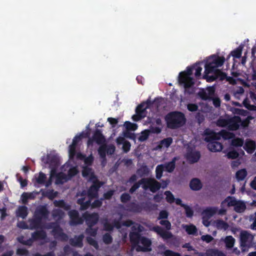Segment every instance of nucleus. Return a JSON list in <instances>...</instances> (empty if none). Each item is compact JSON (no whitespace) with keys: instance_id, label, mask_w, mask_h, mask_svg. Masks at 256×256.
I'll list each match as a JSON object with an SVG mask.
<instances>
[{"instance_id":"obj_46","label":"nucleus","mask_w":256,"mask_h":256,"mask_svg":"<svg viewBox=\"0 0 256 256\" xmlns=\"http://www.w3.org/2000/svg\"><path fill=\"white\" fill-rule=\"evenodd\" d=\"M164 194L166 196V200L168 202L172 204L174 202L175 198L174 196L170 191H166Z\"/></svg>"},{"instance_id":"obj_50","label":"nucleus","mask_w":256,"mask_h":256,"mask_svg":"<svg viewBox=\"0 0 256 256\" xmlns=\"http://www.w3.org/2000/svg\"><path fill=\"white\" fill-rule=\"evenodd\" d=\"M76 146L72 144L68 147L69 156L70 159L73 158L76 154Z\"/></svg>"},{"instance_id":"obj_32","label":"nucleus","mask_w":256,"mask_h":256,"mask_svg":"<svg viewBox=\"0 0 256 256\" xmlns=\"http://www.w3.org/2000/svg\"><path fill=\"white\" fill-rule=\"evenodd\" d=\"M150 169L146 165H143L138 169L136 171L137 174L140 176H148L150 174Z\"/></svg>"},{"instance_id":"obj_37","label":"nucleus","mask_w":256,"mask_h":256,"mask_svg":"<svg viewBox=\"0 0 256 256\" xmlns=\"http://www.w3.org/2000/svg\"><path fill=\"white\" fill-rule=\"evenodd\" d=\"M88 181L92 183L91 186L101 187L104 184V182L100 181L95 174H92V176H90Z\"/></svg>"},{"instance_id":"obj_13","label":"nucleus","mask_w":256,"mask_h":256,"mask_svg":"<svg viewBox=\"0 0 256 256\" xmlns=\"http://www.w3.org/2000/svg\"><path fill=\"white\" fill-rule=\"evenodd\" d=\"M153 230L164 239L170 238L172 236V234L171 232L165 230L160 226H154L153 228Z\"/></svg>"},{"instance_id":"obj_30","label":"nucleus","mask_w":256,"mask_h":256,"mask_svg":"<svg viewBox=\"0 0 256 256\" xmlns=\"http://www.w3.org/2000/svg\"><path fill=\"white\" fill-rule=\"evenodd\" d=\"M152 178H142L140 180V185H142V188L144 190L148 189L150 190Z\"/></svg>"},{"instance_id":"obj_45","label":"nucleus","mask_w":256,"mask_h":256,"mask_svg":"<svg viewBox=\"0 0 256 256\" xmlns=\"http://www.w3.org/2000/svg\"><path fill=\"white\" fill-rule=\"evenodd\" d=\"M36 182L38 184H43L45 183L46 180V176L42 172H40L39 173L38 176L36 178Z\"/></svg>"},{"instance_id":"obj_16","label":"nucleus","mask_w":256,"mask_h":256,"mask_svg":"<svg viewBox=\"0 0 256 256\" xmlns=\"http://www.w3.org/2000/svg\"><path fill=\"white\" fill-rule=\"evenodd\" d=\"M92 137L94 142L98 144H102L106 142V138L100 130L96 129L94 132Z\"/></svg>"},{"instance_id":"obj_9","label":"nucleus","mask_w":256,"mask_h":256,"mask_svg":"<svg viewBox=\"0 0 256 256\" xmlns=\"http://www.w3.org/2000/svg\"><path fill=\"white\" fill-rule=\"evenodd\" d=\"M70 216V226H75L78 224H82L84 222L83 217L80 216L79 212L76 210H70L68 212Z\"/></svg>"},{"instance_id":"obj_34","label":"nucleus","mask_w":256,"mask_h":256,"mask_svg":"<svg viewBox=\"0 0 256 256\" xmlns=\"http://www.w3.org/2000/svg\"><path fill=\"white\" fill-rule=\"evenodd\" d=\"M219 136H216V139H219L220 137L222 138L224 140H228L233 138L234 134L226 130H222L218 133Z\"/></svg>"},{"instance_id":"obj_56","label":"nucleus","mask_w":256,"mask_h":256,"mask_svg":"<svg viewBox=\"0 0 256 256\" xmlns=\"http://www.w3.org/2000/svg\"><path fill=\"white\" fill-rule=\"evenodd\" d=\"M124 126L128 130H135L137 128V126L135 124L126 121L124 122Z\"/></svg>"},{"instance_id":"obj_15","label":"nucleus","mask_w":256,"mask_h":256,"mask_svg":"<svg viewBox=\"0 0 256 256\" xmlns=\"http://www.w3.org/2000/svg\"><path fill=\"white\" fill-rule=\"evenodd\" d=\"M84 238L83 234L78 236H75L74 238H72L69 240L70 244L73 246L82 248L83 246L82 240Z\"/></svg>"},{"instance_id":"obj_36","label":"nucleus","mask_w":256,"mask_h":256,"mask_svg":"<svg viewBox=\"0 0 256 256\" xmlns=\"http://www.w3.org/2000/svg\"><path fill=\"white\" fill-rule=\"evenodd\" d=\"M58 192L54 190H48L42 193L43 196L48 198L50 200H52L57 196Z\"/></svg>"},{"instance_id":"obj_23","label":"nucleus","mask_w":256,"mask_h":256,"mask_svg":"<svg viewBox=\"0 0 256 256\" xmlns=\"http://www.w3.org/2000/svg\"><path fill=\"white\" fill-rule=\"evenodd\" d=\"M244 148L248 153L252 154L256 149V143L252 140H248L244 146Z\"/></svg>"},{"instance_id":"obj_25","label":"nucleus","mask_w":256,"mask_h":256,"mask_svg":"<svg viewBox=\"0 0 256 256\" xmlns=\"http://www.w3.org/2000/svg\"><path fill=\"white\" fill-rule=\"evenodd\" d=\"M244 48L242 44L240 45L237 48L232 50L230 54L228 56L227 59L229 58L230 56L234 58H239L242 56V50Z\"/></svg>"},{"instance_id":"obj_52","label":"nucleus","mask_w":256,"mask_h":256,"mask_svg":"<svg viewBox=\"0 0 256 256\" xmlns=\"http://www.w3.org/2000/svg\"><path fill=\"white\" fill-rule=\"evenodd\" d=\"M244 106L250 110H256V106L254 105L250 104V102L248 98H246L242 102Z\"/></svg>"},{"instance_id":"obj_35","label":"nucleus","mask_w":256,"mask_h":256,"mask_svg":"<svg viewBox=\"0 0 256 256\" xmlns=\"http://www.w3.org/2000/svg\"><path fill=\"white\" fill-rule=\"evenodd\" d=\"M246 209V205L244 202L238 200L234 207V210L238 213L243 212Z\"/></svg>"},{"instance_id":"obj_12","label":"nucleus","mask_w":256,"mask_h":256,"mask_svg":"<svg viewBox=\"0 0 256 256\" xmlns=\"http://www.w3.org/2000/svg\"><path fill=\"white\" fill-rule=\"evenodd\" d=\"M212 134V132L209 130V151L212 152H220L223 148V145L220 142H212L210 135Z\"/></svg>"},{"instance_id":"obj_31","label":"nucleus","mask_w":256,"mask_h":256,"mask_svg":"<svg viewBox=\"0 0 256 256\" xmlns=\"http://www.w3.org/2000/svg\"><path fill=\"white\" fill-rule=\"evenodd\" d=\"M177 160L176 157L174 158L172 160L166 163L164 166L166 170L168 172H172L176 168V162Z\"/></svg>"},{"instance_id":"obj_39","label":"nucleus","mask_w":256,"mask_h":256,"mask_svg":"<svg viewBox=\"0 0 256 256\" xmlns=\"http://www.w3.org/2000/svg\"><path fill=\"white\" fill-rule=\"evenodd\" d=\"M247 174V172L245 168L241 169L236 172V177L238 181H242L245 178Z\"/></svg>"},{"instance_id":"obj_26","label":"nucleus","mask_w":256,"mask_h":256,"mask_svg":"<svg viewBox=\"0 0 256 256\" xmlns=\"http://www.w3.org/2000/svg\"><path fill=\"white\" fill-rule=\"evenodd\" d=\"M214 92V88L209 86V101L212 100L213 104L216 108H219L220 106L221 101L218 97H212L210 95Z\"/></svg>"},{"instance_id":"obj_44","label":"nucleus","mask_w":256,"mask_h":256,"mask_svg":"<svg viewBox=\"0 0 256 256\" xmlns=\"http://www.w3.org/2000/svg\"><path fill=\"white\" fill-rule=\"evenodd\" d=\"M164 170V166L163 164H159L156 167V176L158 180H160L162 178Z\"/></svg>"},{"instance_id":"obj_18","label":"nucleus","mask_w":256,"mask_h":256,"mask_svg":"<svg viewBox=\"0 0 256 256\" xmlns=\"http://www.w3.org/2000/svg\"><path fill=\"white\" fill-rule=\"evenodd\" d=\"M42 161L45 164H48L54 166H58L59 165L58 158L55 155H48L46 160H44V158H42Z\"/></svg>"},{"instance_id":"obj_10","label":"nucleus","mask_w":256,"mask_h":256,"mask_svg":"<svg viewBox=\"0 0 256 256\" xmlns=\"http://www.w3.org/2000/svg\"><path fill=\"white\" fill-rule=\"evenodd\" d=\"M210 74L209 82L214 81L222 82L226 77V74L219 68L213 70Z\"/></svg>"},{"instance_id":"obj_2","label":"nucleus","mask_w":256,"mask_h":256,"mask_svg":"<svg viewBox=\"0 0 256 256\" xmlns=\"http://www.w3.org/2000/svg\"><path fill=\"white\" fill-rule=\"evenodd\" d=\"M144 230V228L142 225L136 224L132 227V232L129 234L130 242L133 246L136 247L137 252H146L152 250L150 240L142 236L140 234Z\"/></svg>"},{"instance_id":"obj_49","label":"nucleus","mask_w":256,"mask_h":256,"mask_svg":"<svg viewBox=\"0 0 256 256\" xmlns=\"http://www.w3.org/2000/svg\"><path fill=\"white\" fill-rule=\"evenodd\" d=\"M150 134L148 130L142 131L141 132L140 136L138 138V140L142 142L146 140L148 138Z\"/></svg>"},{"instance_id":"obj_41","label":"nucleus","mask_w":256,"mask_h":256,"mask_svg":"<svg viewBox=\"0 0 256 256\" xmlns=\"http://www.w3.org/2000/svg\"><path fill=\"white\" fill-rule=\"evenodd\" d=\"M92 174H95L91 168L88 166H84L82 170V176L84 177L92 176Z\"/></svg>"},{"instance_id":"obj_51","label":"nucleus","mask_w":256,"mask_h":256,"mask_svg":"<svg viewBox=\"0 0 256 256\" xmlns=\"http://www.w3.org/2000/svg\"><path fill=\"white\" fill-rule=\"evenodd\" d=\"M66 178V175L61 172L59 173L56 175V184H62L64 182V180Z\"/></svg>"},{"instance_id":"obj_55","label":"nucleus","mask_w":256,"mask_h":256,"mask_svg":"<svg viewBox=\"0 0 256 256\" xmlns=\"http://www.w3.org/2000/svg\"><path fill=\"white\" fill-rule=\"evenodd\" d=\"M62 231V229L58 224L56 227L54 228V229L52 230V233L56 238Z\"/></svg>"},{"instance_id":"obj_14","label":"nucleus","mask_w":256,"mask_h":256,"mask_svg":"<svg viewBox=\"0 0 256 256\" xmlns=\"http://www.w3.org/2000/svg\"><path fill=\"white\" fill-rule=\"evenodd\" d=\"M152 104L151 102L149 100H148L146 102H144L141 103L136 108V113L140 115H145L146 117V110L149 108Z\"/></svg>"},{"instance_id":"obj_21","label":"nucleus","mask_w":256,"mask_h":256,"mask_svg":"<svg viewBox=\"0 0 256 256\" xmlns=\"http://www.w3.org/2000/svg\"><path fill=\"white\" fill-rule=\"evenodd\" d=\"M173 140L171 137H168L161 140L157 146L158 149H162L163 148H168L172 143Z\"/></svg>"},{"instance_id":"obj_1","label":"nucleus","mask_w":256,"mask_h":256,"mask_svg":"<svg viewBox=\"0 0 256 256\" xmlns=\"http://www.w3.org/2000/svg\"><path fill=\"white\" fill-rule=\"evenodd\" d=\"M202 67L200 63H196L191 66H188L184 71L181 72L179 74L178 82L180 86H182L185 90V92L189 94H193L194 92V80L191 77L194 71L196 78L201 76Z\"/></svg>"},{"instance_id":"obj_61","label":"nucleus","mask_w":256,"mask_h":256,"mask_svg":"<svg viewBox=\"0 0 256 256\" xmlns=\"http://www.w3.org/2000/svg\"><path fill=\"white\" fill-rule=\"evenodd\" d=\"M130 198L131 196L129 194L124 192L122 194V195L120 196V199L121 202H122V203H126L128 201L130 200Z\"/></svg>"},{"instance_id":"obj_63","label":"nucleus","mask_w":256,"mask_h":256,"mask_svg":"<svg viewBox=\"0 0 256 256\" xmlns=\"http://www.w3.org/2000/svg\"><path fill=\"white\" fill-rule=\"evenodd\" d=\"M252 118V116H248L244 120H241V122H240V126H241L243 128H246L250 124V120Z\"/></svg>"},{"instance_id":"obj_60","label":"nucleus","mask_w":256,"mask_h":256,"mask_svg":"<svg viewBox=\"0 0 256 256\" xmlns=\"http://www.w3.org/2000/svg\"><path fill=\"white\" fill-rule=\"evenodd\" d=\"M182 207L185 209L186 216L188 218H192L194 215V211L187 205H183Z\"/></svg>"},{"instance_id":"obj_5","label":"nucleus","mask_w":256,"mask_h":256,"mask_svg":"<svg viewBox=\"0 0 256 256\" xmlns=\"http://www.w3.org/2000/svg\"><path fill=\"white\" fill-rule=\"evenodd\" d=\"M226 61L224 56H220L214 54L209 56V74L214 69H218L222 66Z\"/></svg>"},{"instance_id":"obj_64","label":"nucleus","mask_w":256,"mask_h":256,"mask_svg":"<svg viewBox=\"0 0 256 256\" xmlns=\"http://www.w3.org/2000/svg\"><path fill=\"white\" fill-rule=\"evenodd\" d=\"M163 254L164 256H180L178 252H176L170 250H166L164 252Z\"/></svg>"},{"instance_id":"obj_17","label":"nucleus","mask_w":256,"mask_h":256,"mask_svg":"<svg viewBox=\"0 0 256 256\" xmlns=\"http://www.w3.org/2000/svg\"><path fill=\"white\" fill-rule=\"evenodd\" d=\"M127 211L132 212H140L142 210V207L138 204L134 202H131L126 206Z\"/></svg>"},{"instance_id":"obj_40","label":"nucleus","mask_w":256,"mask_h":256,"mask_svg":"<svg viewBox=\"0 0 256 256\" xmlns=\"http://www.w3.org/2000/svg\"><path fill=\"white\" fill-rule=\"evenodd\" d=\"M64 215V212L60 209H54L52 212V216L54 218H57L58 220L63 218Z\"/></svg>"},{"instance_id":"obj_38","label":"nucleus","mask_w":256,"mask_h":256,"mask_svg":"<svg viewBox=\"0 0 256 256\" xmlns=\"http://www.w3.org/2000/svg\"><path fill=\"white\" fill-rule=\"evenodd\" d=\"M152 182L150 190L152 192H156L159 190L161 188V184L156 180L154 178H152Z\"/></svg>"},{"instance_id":"obj_42","label":"nucleus","mask_w":256,"mask_h":256,"mask_svg":"<svg viewBox=\"0 0 256 256\" xmlns=\"http://www.w3.org/2000/svg\"><path fill=\"white\" fill-rule=\"evenodd\" d=\"M235 242L234 238L232 236H227L224 240L226 246L228 248H231L233 247Z\"/></svg>"},{"instance_id":"obj_33","label":"nucleus","mask_w":256,"mask_h":256,"mask_svg":"<svg viewBox=\"0 0 256 256\" xmlns=\"http://www.w3.org/2000/svg\"><path fill=\"white\" fill-rule=\"evenodd\" d=\"M54 204L55 206L63 208L66 210H68L70 209V206L66 204L62 200H55L54 202Z\"/></svg>"},{"instance_id":"obj_53","label":"nucleus","mask_w":256,"mask_h":256,"mask_svg":"<svg viewBox=\"0 0 256 256\" xmlns=\"http://www.w3.org/2000/svg\"><path fill=\"white\" fill-rule=\"evenodd\" d=\"M244 144V140L240 138H236L232 140L231 144L236 147L242 146Z\"/></svg>"},{"instance_id":"obj_29","label":"nucleus","mask_w":256,"mask_h":256,"mask_svg":"<svg viewBox=\"0 0 256 256\" xmlns=\"http://www.w3.org/2000/svg\"><path fill=\"white\" fill-rule=\"evenodd\" d=\"M28 214V208L24 206H20L16 211V216L22 218H25Z\"/></svg>"},{"instance_id":"obj_27","label":"nucleus","mask_w":256,"mask_h":256,"mask_svg":"<svg viewBox=\"0 0 256 256\" xmlns=\"http://www.w3.org/2000/svg\"><path fill=\"white\" fill-rule=\"evenodd\" d=\"M214 224L218 230H224L228 229V224L222 220H216L214 221Z\"/></svg>"},{"instance_id":"obj_4","label":"nucleus","mask_w":256,"mask_h":256,"mask_svg":"<svg viewBox=\"0 0 256 256\" xmlns=\"http://www.w3.org/2000/svg\"><path fill=\"white\" fill-rule=\"evenodd\" d=\"M165 120L168 128L176 129L182 126L186 122L184 114L180 112H172L168 113Z\"/></svg>"},{"instance_id":"obj_28","label":"nucleus","mask_w":256,"mask_h":256,"mask_svg":"<svg viewBox=\"0 0 256 256\" xmlns=\"http://www.w3.org/2000/svg\"><path fill=\"white\" fill-rule=\"evenodd\" d=\"M184 228L188 234L194 236L198 234V229L194 225L192 224L185 225Z\"/></svg>"},{"instance_id":"obj_11","label":"nucleus","mask_w":256,"mask_h":256,"mask_svg":"<svg viewBox=\"0 0 256 256\" xmlns=\"http://www.w3.org/2000/svg\"><path fill=\"white\" fill-rule=\"evenodd\" d=\"M241 118L239 116H234L228 118V128L230 130H236L240 126Z\"/></svg>"},{"instance_id":"obj_24","label":"nucleus","mask_w":256,"mask_h":256,"mask_svg":"<svg viewBox=\"0 0 256 256\" xmlns=\"http://www.w3.org/2000/svg\"><path fill=\"white\" fill-rule=\"evenodd\" d=\"M100 187L90 186L88 190L87 194L90 198H97L98 196V191Z\"/></svg>"},{"instance_id":"obj_62","label":"nucleus","mask_w":256,"mask_h":256,"mask_svg":"<svg viewBox=\"0 0 256 256\" xmlns=\"http://www.w3.org/2000/svg\"><path fill=\"white\" fill-rule=\"evenodd\" d=\"M86 240L88 242L91 246H93L96 249H98V244L96 240L91 237H87Z\"/></svg>"},{"instance_id":"obj_57","label":"nucleus","mask_w":256,"mask_h":256,"mask_svg":"<svg viewBox=\"0 0 256 256\" xmlns=\"http://www.w3.org/2000/svg\"><path fill=\"white\" fill-rule=\"evenodd\" d=\"M86 233L92 236H95L97 234L98 228L88 227L86 230Z\"/></svg>"},{"instance_id":"obj_19","label":"nucleus","mask_w":256,"mask_h":256,"mask_svg":"<svg viewBox=\"0 0 256 256\" xmlns=\"http://www.w3.org/2000/svg\"><path fill=\"white\" fill-rule=\"evenodd\" d=\"M32 238L34 241L45 240L47 236L46 232L43 230H37L31 234Z\"/></svg>"},{"instance_id":"obj_54","label":"nucleus","mask_w":256,"mask_h":256,"mask_svg":"<svg viewBox=\"0 0 256 256\" xmlns=\"http://www.w3.org/2000/svg\"><path fill=\"white\" fill-rule=\"evenodd\" d=\"M216 124L221 127H225L228 126V118L225 119V118H219L217 122H216Z\"/></svg>"},{"instance_id":"obj_8","label":"nucleus","mask_w":256,"mask_h":256,"mask_svg":"<svg viewBox=\"0 0 256 256\" xmlns=\"http://www.w3.org/2000/svg\"><path fill=\"white\" fill-rule=\"evenodd\" d=\"M82 217L88 226L93 227L98 222L100 216L97 212L89 213L86 212L82 214Z\"/></svg>"},{"instance_id":"obj_58","label":"nucleus","mask_w":256,"mask_h":256,"mask_svg":"<svg viewBox=\"0 0 256 256\" xmlns=\"http://www.w3.org/2000/svg\"><path fill=\"white\" fill-rule=\"evenodd\" d=\"M234 113L242 116H246L248 114V112L244 109L235 108L234 109Z\"/></svg>"},{"instance_id":"obj_3","label":"nucleus","mask_w":256,"mask_h":256,"mask_svg":"<svg viewBox=\"0 0 256 256\" xmlns=\"http://www.w3.org/2000/svg\"><path fill=\"white\" fill-rule=\"evenodd\" d=\"M50 212L45 206L38 208L35 211L34 218L29 220L30 227L31 230L43 229L44 225L42 224V219L48 218Z\"/></svg>"},{"instance_id":"obj_6","label":"nucleus","mask_w":256,"mask_h":256,"mask_svg":"<svg viewBox=\"0 0 256 256\" xmlns=\"http://www.w3.org/2000/svg\"><path fill=\"white\" fill-rule=\"evenodd\" d=\"M185 158L190 164H194L200 160V154L199 151L196 150L194 146H188L186 148Z\"/></svg>"},{"instance_id":"obj_47","label":"nucleus","mask_w":256,"mask_h":256,"mask_svg":"<svg viewBox=\"0 0 256 256\" xmlns=\"http://www.w3.org/2000/svg\"><path fill=\"white\" fill-rule=\"evenodd\" d=\"M102 240L106 244H110L112 243L113 238L110 234L106 233L102 236Z\"/></svg>"},{"instance_id":"obj_20","label":"nucleus","mask_w":256,"mask_h":256,"mask_svg":"<svg viewBox=\"0 0 256 256\" xmlns=\"http://www.w3.org/2000/svg\"><path fill=\"white\" fill-rule=\"evenodd\" d=\"M202 182L198 178H194L190 181V187L192 190H199L202 188Z\"/></svg>"},{"instance_id":"obj_59","label":"nucleus","mask_w":256,"mask_h":256,"mask_svg":"<svg viewBox=\"0 0 256 256\" xmlns=\"http://www.w3.org/2000/svg\"><path fill=\"white\" fill-rule=\"evenodd\" d=\"M203 214H204L203 218V224L206 227H208V207L204 208L203 211Z\"/></svg>"},{"instance_id":"obj_7","label":"nucleus","mask_w":256,"mask_h":256,"mask_svg":"<svg viewBox=\"0 0 256 256\" xmlns=\"http://www.w3.org/2000/svg\"><path fill=\"white\" fill-rule=\"evenodd\" d=\"M254 236L247 231H242L240 234V245L242 248L252 246Z\"/></svg>"},{"instance_id":"obj_22","label":"nucleus","mask_w":256,"mask_h":256,"mask_svg":"<svg viewBox=\"0 0 256 256\" xmlns=\"http://www.w3.org/2000/svg\"><path fill=\"white\" fill-rule=\"evenodd\" d=\"M238 200L234 196H228L223 200L220 204V206H223L227 203L228 206H235Z\"/></svg>"},{"instance_id":"obj_48","label":"nucleus","mask_w":256,"mask_h":256,"mask_svg":"<svg viewBox=\"0 0 256 256\" xmlns=\"http://www.w3.org/2000/svg\"><path fill=\"white\" fill-rule=\"evenodd\" d=\"M239 156V154L234 150H230L226 155L228 159H236Z\"/></svg>"},{"instance_id":"obj_43","label":"nucleus","mask_w":256,"mask_h":256,"mask_svg":"<svg viewBox=\"0 0 256 256\" xmlns=\"http://www.w3.org/2000/svg\"><path fill=\"white\" fill-rule=\"evenodd\" d=\"M100 146L98 148V153L100 157L104 158L106 154V145L104 143V144H100Z\"/></svg>"}]
</instances>
